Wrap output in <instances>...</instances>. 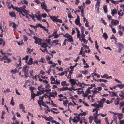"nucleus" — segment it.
I'll return each mask as SVG.
<instances>
[{"label":"nucleus","mask_w":124,"mask_h":124,"mask_svg":"<svg viewBox=\"0 0 124 124\" xmlns=\"http://www.w3.org/2000/svg\"><path fill=\"white\" fill-rule=\"evenodd\" d=\"M29 69L28 67L25 65H24L23 68V70L22 71L24 73L25 77L26 78H27L29 76L28 74Z\"/></svg>","instance_id":"1"},{"label":"nucleus","mask_w":124,"mask_h":124,"mask_svg":"<svg viewBox=\"0 0 124 124\" xmlns=\"http://www.w3.org/2000/svg\"><path fill=\"white\" fill-rule=\"evenodd\" d=\"M33 38L35 40L34 42L35 43L39 45H41L42 44V42L43 41V40L42 39L35 36L33 37Z\"/></svg>","instance_id":"2"},{"label":"nucleus","mask_w":124,"mask_h":124,"mask_svg":"<svg viewBox=\"0 0 124 124\" xmlns=\"http://www.w3.org/2000/svg\"><path fill=\"white\" fill-rule=\"evenodd\" d=\"M69 81L71 84V86H73L76 84H77L76 81L74 79H70L69 80Z\"/></svg>","instance_id":"3"},{"label":"nucleus","mask_w":124,"mask_h":124,"mask_svg":"<svg viewBox=\"0 0 124 124\" xmlns=\"http://www.w3.org/2000/svg\"><path fill=\"white\" fill-rule=\"evenodd\" d=\"M48 94H50V96L51 97L54 98L55 97L54 95H57V93L55 91V92H50Z\"/></svg>","instance_id":"4"},{"label":"nucleus","mask_w":124,"mask_h":124,"mask_svg":"<svg viewBox=\"0 0 124 124\" xmlns=\"http://www.w3.org/2000/svg\"><path fill=\"white\" fill-rule=\"evenodd\" d=\"M119 21L117 20H115L114 21H112L111 24L113 25H117L119 23Z\"/></svg>","instance_id":"5"},{"label":"nucleus","mask_w":124,"mask_h":124,"mask_svg":"<svg viewBox=\"0 0 124 124\" xmlns=\"http://www.w3.org/2000/svg\"><path fill=\"white\" fill-rule=\"evenodd\" d=\"M49 16L50 18L52 19L53 21L54 22H57V21L58 20V19L57 18V17H56L55 16H54L53 17L49 15Z\"/></svg>","instance_id":"6"},{"label":"nucleus","mask_w":124,"mask_h":124,"mask_svg":"<svg viewBox=\"0 0 124 124\" xmlns=\"http://www.w3.org/2000/svg\"><path fill=\"white\" fill-rule=\"evenodd\" d=\"M3 44V46H4L5 44V42L2 39L0 38V45Z\"/></svg>","instance_id":"7"},{"label":"nucleus","mask_w":124,"mask_h":124,"mask_svg":"<svg viewBox=\"0 0 124 124\" xmlns=\"http://www.w3.org/2000/svg\"><path fill=\"white\" fill-rule=\"evenodd\" d=\"M66 38L68 39L70 42H73V39L71 35H68L66 36Z\"/></svg>","instance_id":"8"},{"label":"nucleus","mask_w":124,"mask_h":124,"mask_svg":"<svg viewBox=\"0 0 124 124\" xmlns=\"http://www.w3.org/2000/svg\"><path fill=\"white\" fill-rule=\"evenodd\" d=\"M41 5L42 9H44L45 10H46V8H47V7L46 5L44 2H43V4L41 3Z\"/></svg>","instance_id":"9"},{"label":"nucleus","mask_w":124,"mask_h":124,"mask_svg":"<svg viewBox=\"0 0 124 124\" xmlns=\"http://www.w3.org/2000/svg\"><path fill=\"white\" fill-rule=\"evenodd\" d=\"M117 13L116 10L115 9H114L113 10H112L111 14L113 16H114V14Z\"/></svg>","instance_id":"10"},{"label":"nucleus","mask_w":124,"mask_h":124,"mask_svg":"<svg viewBox=\"0 0 124 124\" xmlns=\"http://www.w3.org/2000/svg\"><path fill=\"white\" fill-rule=\"evenodd\" d=\"M18 26V25H16L15 23H13V26L12 27L14 29V30L15 31L16 30V27H17Z\"/></svg>","instance_id":"11"},{"label":"nucleus","mask_w":124,"mask_h":124,"mask_svg":"<svg viewBox=\"0 0 124 124\" xmlns=\"http://www.w3.org/2000/svg\"><path fill=\"white\" fill-rule=\"evenodd\" d=\"M8 58V56L7 55H4L3 57H2V58H0V60L1 61H2L3 60H5L7 59Z\"/></svg>","instance_id":"12"},{"label":"nucleus","mask_w":124,"mask_h":124,"mask_svg":"<svg viewBox=\"0 0 124 124\" xmlns=\"http://www.w3.org/2000/svg\"><path fill=\"white\" fill-rule=\"evenodd\" d=\"M33 63L32 59V58H30L28 64L29 65H31Z\"/></svg>","instance_id":"13"},{"label":"nucleus","mask_w":124,"mask_h":124,"mask_svg":"<svg viewBox=\"0 0 124 124\" xmlns=\"http://www.w3.org/2000/svg\"><path fill=\"white\" fill-rule=\"evenodd\" d=\"M103 8L104 12L106 13H107V5H104L103 6Z\"/></svg>","instance_id":"14"},{"label":"nucleus","mask_w":124,"mask_h":124,"mask_svg":"<svg viewBox=\"0 0 124 124\" xmlns=\"http://www.w3.org/2000/svg\"><path fill=\"white\" fill-rule=\"evenodd\" d=\"M48 46L47 44L46 43H43L41 46V47L44 48L46 49V47Z\"/></svg>","instance_id":"15"},{"label":"nucleus","mask_w":124,"mask_h":124,"mask_svg":"<svg viewBox=\"0 0 124 124\" xmlns=\"http://www.w3.org/2000/svg\"><path fill=\"white\" fill-rule=\"evenodd\" d=\"M123 114L122 113L119 114L118 115V118L119 119H120L123 117Z\"/></svg>","instance_id":"16"},{"label":"nucleus","mask_w":124,"mask_h":124,"mask_svg":"<svg viewBox=\"0 0 124 124\" xmlns=\"http://www.w3.org/2000/svg\"><path fill=\"white\" fill-rule=\"evenodd\" d=\"M106 99H105L104 98H102V99H101L100 101H99L101 103L103 104L104 103V102H105V101Z\"/></svg>","instance_id":"17"},{"label":"nucleus","mask_w":124,"mask_h":124,"mask_svg":"<svg viewBox=\"0 0 124 124\" xmlns=\"http://www.w3.org/2000/svg\"><path fill=\"white\" fill-rule=\"evenodd\" d=\"M75 23L77 25H78L79 23H80L79 18H77L76 20Z\"/></svg>","instance_id":"18"},{"label":"nucleus","mask_w":124,"mask_h":124,"mask_svg":"<svg viewBox=\"0 0 124 124\" xmlns=\"http://www.w3.org/2000/svg\"><path fill=\"white\" fill-rule=\"evenodd\" d=\"M11 72L12 73H13V74H15L17 72H18L19 71H17V70L16 69H15L14 70H11Z\"/></svg>","instance_id":"19"},{"label":"nucleus","mask_w":124,"mask_h":124,"mask_svg":"<svg viewBox=\"0 0 124 124\" xmlns=\"http://www.w3.org/2000/svg\"><path fill=\"white\" fill-rule=\"evenodd\" d=\"M9 15L11 17H14L16 16V14L15 13L13 12L10 13L9 14Z\"/></svg>","instance_id":"20"},{"label":"nucleus","mask_w":124,"mask_h":124,"mask_svg":"<svg viewBox=\"0 0 124 124\" xmlns=\"http://www.w3.org/2000/svg\"><path fill=\"white\" fill-rule=\"evenodd\" d=\"M10 104L13 106H14L15 105V102L14 101L13 98V97L12 98Z\"/></svg>","instance_id":"21"},{"label":"nucleus","mask_w":124,"mask_h":124,"mask_svg":"<svg viewBox=\"0 0 124 124\" xmlns=\"http://www.w3.org/2000/svg\"><path fill=\"white\" fill-rule=\"evenodd\" d=\"M16 10L17 11L19 12H20L22 10V8H16Z\"/></svg>","instance_id":"22"},{"label":"nucleus","mask_w":124,"mask_h":124,"mask_svg":"<svg viewBox=\"0 0 124 124\" xmlns=\"http://www.w3.org/2000/svg\"><path fill=\"white\" fill-rule=\"evenodd\" d=\"M103 36L106 40L108 38V36L106 33H104L103 34Z\"/></svg>","instance_id":"23"},{"label":"nucleus","mask_w":124,"mask_h":124,"mask_svg":"<svg viewBox=\"0 0 124 124\" xmlns=\"http://www.w3.org/2000/svg\"><path fill=\"white\" fill-rule=\"evenodd\" d=\"M51 118H52V117L51 116H49L48 117H45V119L46 120L48 121H50V120H51Z\"/></svg>","instance_id":"24"},{"label":"nucleus","mask_w":124,"mask_h":124,"mask_svg":"<svg viewBox=\"0 0 124 124\" xmlns=\"http://www.w3.org/2000/svg\"><path fill=\"white\" fill-rule=\"evenodd\" d=\"M19 106H20V109H25V108L23 106V104H21L19 105Z\"/></svg>","instance_id":"25"},{"label":"nucleus","mask_w":124,"mask_h":124,"mask_svg":"<svg viewBox=\"0 0 124 124\" xmlns=\"http://www.w3.org/2000/svg\"><path fill=\"white\" fill-rule=\"evenodd\" d=\"M99 81L100 82H104L105 83L107 82L108 81L106 79H99Z\"/></svg>","instance_id":"26"},{"label":"nucleus","mask_w":124,"mask_h":124,"mask_svg":"<svg viewBox=\"0 0 124 124\" xmlns=\"http://www.w3.org/2000/svg\"><path fill=\"white\" fill-rule=\"evenodd\" d=\"M93 117L92 116H90L89 118V123H90L91 124L93 121Z\"/></svg>","instance_id":"27"},{"label":"nucleus","mask_w":124,"mask_h":124,"mask_svg":"<svg viewBox=\"0 0 124 124\" xmlns=\"http://www.w3.org/2000/svg\"><path fill=\"white\" fill-rule=\"evenodd\" d=\"M81 33H83L84 32L85 30V28L84 26H81Z\"/></svg>","instance_id":"28"},{"label":"nucleus","mask_w":124,"mask_h":124,"mask_svg":"<svg viewBox=\"0 0 124 124\" xmlns=\"http://www.w3.org/2000/svg\"><path fill=\"white\" fill-rule=\"evenodd\" d=\"M42 17V16L41 15H39L38 16H37V19L39 20L40 21V20L41 19V18Z\"/></svg>","instance_id":"29"},{"label":"nucleus","mask_w":124,"mask_h":124,"mask_svg":"<svg viewBox=\"0 0 124 124\" xmlns=\"http://www.w3.org/2000/svg\"><path fill=\"white\" fill-rule=\"evenodd\" d=\"M116 86L119 87L120 89L122 88L123 87H124V85H122L119 84L116 85Z\"/></svg>","instance_id":"30"},{"label":"nucleus","mask_w":124,"mask_h":124,"mask_svg":"<svg viewBox=\"0 0 124 124\" xmlns=\"http://www.w3.org/2000/svg\"><path fill=\"white\" fill-rule=\"evenodd\" d=\"M98 102L99 103L98 104V106H99V108H102L103 107V104L101 103L99 101H98Z\"/></svg>","instance_id":"31"},{"label":"nucleus","mask_w":124,"mask_h":124,"mask_svg":"<svg viewBox=\"0 0 124 124\" xmlns=\"http://www.w3.org/2000/svg\"><path fill=\"white\" fill-rule=\"evenodd\" d=\"M37 28L38 27H40L41 28L43 27V26H42V25L40 23H39L38 24H37L36 25Z\"/></svg>","instance_id":"32"},{"label":"nucleus","mask_w":124,"mask_h":124,"mask_svg":"<svg viewBox=\"0 0 124 124\" xmlns=\"http://www.w3.org/2000/svg\"><path fill=\"white\" fill-rule=\"evenodd\" d=\"M119 29L120 30L122 29V30L123 31H124V27L123 26L121 25H120L119 26Z\"/></svg>","instance_id":"33"},{"label":"nucleus","mask_w":124,"mask_h":124,"mask_svg":"<svg viewBox=\"0 0 124 124\" xmlns=\"http://www.w3.org/2000/svg\"><path fill=\"white\" fill-rule=\"evenodd\" d=\"M80 33H77V37L78 38H79V39L81 40V38L80 37Z\"/></svg>","instance_id":"34"},{"label":"nucleus","mask_w":124,"mask_h":124,"mask_svg":"<svg viewBox=\"0 0 124 124\" xmlns=\"http://www.w3.org/2000/svg\"><path fill=\"white\" fill-rule=\"evenodd\" d=\"M66 83V82L65 81H63L61 83V85L62 86H64Z\"/></svg>","instance_id":"35"},{"label":"nucleus","mask_w":124,"mask_h":124,"mask_svg":"<svg viewBox=\"0 0 124 124\" xmlns=\"http://www.w3.org/2000/svg\"><path fill=\"white\" fill-rule=\"evenodd\" d=\"M87 72L88 71L87 70H85V71H82V73L83 74L86 75L87 74Z\"/></svg>","instance_id":"36"},{"label":"nucleus","mask_w":124,"mask_h":124,"mask_svg":"<svg viewBox=\"0 0 124 124\" xmlns=\"http://www.w3.org/2000/svg\"><path fill=\"white\" fill-rule=\"evenodd\" d=\"M101 21H102V23L104 24L105 25H106L107 24V23L105 22V21L102 18H101Z\"/></svg>","instance_id":"37"},{"label":"nucleus","mask_w":124,"mask_h":124,"mask_svg":"<svg viewBox=\"0 0 124 124\" xmlns=\"http://www.w3.org/2000/svg\"><path fill=\"white\" fill-rule=\"evenodd\" d=\"M81 37L82 39H85V35L84 34V32L81 33Z\"/></svg>","instance_id":"38"},{"label":"nucleus","mask_w":124,"mask_h":124,"mask_svg":"<svg viewBox=\"0 0 124 124\" xmlns=\"http://www.w3.org/2000/svg\"><path fill=\"white\" fill-rule=\"evenodd\" d=\"M83 45V47L85 48H87L88 49H89V47L86 45L82 44Z\"/></svg>","instance_id":"39"},{"label":"nucleus","mask_w":124,"mask_h":124,"mask_svg":"<svg viewBox=\"0 0 124 124\" xmlns=\"http://www.w3.org/2000/svg\"><path fill=\"white\" fill-rule=\"evenodd\" d=\"M64 89L65 87H63L62 88H60L59 89H58V90L60 91H65Z\"/></svg>","instance_id":"40"},{"label":"nucleus","mask_w":124,"mask_h":124,"mask_svg":"<svg viewBox=\"0 0 124 124\" xmlns=\"http://www.w3.org/2000/svg\"><path fill=\"white\" fill-rule=\"evenodd\" d=\"M21 58H20V59H19V62H20L17 65V67H19L21 65Z\"/></svg>","instance_id":"41"},{"label":"nucleus","mask_w":124,"mask_h":124,"mask_svg":"<svg viewBox=\"0 0 124 124\" xmlns=\"http://www.w3.org/2000/svg\"><path fill=\"white\" fill-rule=\"evenodd\" d=\"M83 96L84 97H86L88 96V94L86 93L85 94L84 93H83Z\"/></svg>","instance_id":"42"},{"label":"nucleus","mask_w":124,"mask_h":124,"mask_svg":"<svg viewBox=\"0 0 124 124\" xmlns=\"http://www.w3.org/2000/svg\"><path fill=\"white\" fill-rule=\"evenodd\" d=\"M110 39H114L115 40L116 39V38L113 35H112L111 37L110 38Z\"/></svg>","instance_id":"43"},{"label":"nucleus","mask_w":124,"mask_h":124,"mask_svg":"<svg viewBox=\"0 0 124 124\" xmlns=\"http://www.w3.org/2000/svg\"><path fill=\"white\" fill-rule=\"evenodd\" d=\"M35 89V88L31 86L30 87V90L31 91V92H32L33 91V90Z\"/></svg>","instance_id":"44"},{"label":"nucleus","mask_w":124,"mask_h":124,"mask_svg":"<svg viewBox=\"0 0 124 124\" xmlns=\"http://www.w3.org/2000/svg\"><path fill=\"white\" fill-rule=\"evenodd\" d=\"M41 92L38 91L37 93L35 94V95L36 96H39V95H41Z\"/></svg>","instance_id":"45"},{"label":"nucleus","mask_w":124,"mask_h":124,"mask_svg":"<svg viewBox=\"0 0 124 124\" xmlns=\"http://www.w3.org/2000/svg\"><path fill=\"white\" fill-rule=\"evenodd\" d=\"M56 66V65L55 63H54V64L51 65L50 66V68H51L52 67H55Z\"/></svg>","instance_id":"46"},{"label":"nucleus","mask_w":124,"mask_h":124,"mask_svg":"<svg viewBox=\"0 0 124 124\" xmlns=\"http://www.w3.org/2000/svg\"><path fill=\"white\" fill-rule=\"evenodd\" d=\"M42 28L44 29V31H47V33L48 32V30L47 29H46V28L45 27L43 26V27Z\"/></svg>","instance_id":"47"},{"label":"nucleus","mask_w":124,"mask_h":124,"mask_svg":"<svg viewBox=\"0 0 124 124\" xmlns=\"http://www.w3.org/2000/svg\"><path fill=\"white\" fill-rule=\"evenodd\" d=\"M23 37L24 38V41H27V40L28 39V38L27 37L25 36V35L23 36Z\"/></svg>","instance_id":"48"},{"label":"nucleus","mask_w":124,"mask_h":124,"mask_svg":"<svg viewBox=\"0 0 124 124\" xmlns=\"http://www.w3.org/2000/svg\"><path fill=\"white\" fill-rule=\"evenodd\" d=\"M55 82V84H57V85H58V84H59L60 83L59 82V81L57 80V79H56Z\"/></svg>","instance_id":"49"},{"label":"nucleus","mask_w":124,"mask_h":124,"mask_svg":"<svg viewBox=\"0 0 124 124\" xmlns=\"http://www.w3.org/2000/svg\"><path fill=\"white\" fill-rule=\"evenodd\" d=\"M33 70H31V71H30V75L31 76H33L32 73H33Z\"/></svg>","instance_id":"50"},{"label":"nucleus","mask_w":124,"mask_h":124,"mask_svg":"<svg viewBox=\"0 0 124 124\" xmlns=\"http://www.w3.org/2000/svg\"><path fill=\"white\" fill-rule=\"evenodd\" d=\"M118 33L119 35L121 36L123 34V32H121L120 31H119L118 32Z\"/></svg>","instance_id":"51"},{"label":"nucleus","mask_w":124,"mask_h":124,"mask_svg":"<svg viewBox=\"0 0 124 124\" xmlns=\"http://www.w3.org/2000/svg\"><path fill=\"white\" fill-rule=\"evenodd\" d=\"M10 92V90L8 88L6 90H5L4 91V92L5 93H6L7 92Z\"/></svg>","instance_id":"52"},{"label":"nucleus","mask_w":124,"mask_h":124,"mask_svg":"<svg viewBox=\"0 0 124 124\" xmlns=\"http://www.w3.org/2000/svg\"><path fill=\"white\" fill-rule=\"evenodd\" d=\"M85 2L87 4H88L90 3L91 1L89 0H86Z\"/></svg>","instance_id":"53"},{"label":"nucleus","mask_w":124,"mask_h":124,"mask_svg":"<svg viewBox=\"0 0 124 124\" xmlns=\"http://www.w3.org/2000/svg\"><path fill=\"white\" fill-rule=\"evenodd\" d=\"M86 66H84V68H89V66L87 64V63H86L85 64Z\"/></svg>","instance_id":"54"},{"label":"nucleus","mask_w":124,"mask_h":124,"mask_svg":"<svg viewBox=\"0 0 124 124\" xmlns=\"http://www.w3.org/2000/svg\"><path fill=\"white\" fill-rule=\"evenodd\" d=\"M50 87V86L49 85V84H48L46 85L45 86V87L46 88L49 89Z\"/></svg>","instance_id":"55"},{"label":"nucleus","mask_w":124,"mask_h":124,"mask_svg":"<svg viewBox=\"0 0 124 124\" xmlns=\"http://www.w3.org/2000/svg\"><path fill=\"white\" fill-rule=\"evenodd\" d=\"M59 41L58 40H53L52 41V42L53 43H55L56 42H58Z\"/></svg>","instance_id":"56"},{"label":"nucleus","mask_w":124,"mask_h":124,"mask_svg":"<svg viewBox=\"0 0 124 124\" xmlns=\"http://www.w3.org/2000/svg\"><path fill=\"white\" fill-rule=\"evenodd\" d=\"M92 92L94 94L97 93H98V91H97L96 90L92 91Z\"/></svg>","instance_id":"57"},{"label":"nucleus","mask_w":124,"mask_h":124,"mask_svg":"<svg viewBox=\"0 0 124 124\" xmlns=\"http://www.w3.org/2000/svg\"><path fill=\"white\" fill-rule=\"evenodd\" d=\"M81 116H85L86 115V113L85 112H84L82 113H81Z\"/></svg>","instance_id":"58"},{"label":"nucleus","mask_w":124,"mask_h":124,"mask_svg":"<svg viewBox=\"0 0 124 124\" xmlns=\"http://www.w3.org/2000/svg\"><path fill=\"white\" fill-rule=\"evenodd\" d=\"M98 92L99 91H101L102 89V88L101 87H98Z\"/></svg>","instance_id":"59"},{"label":"nucleus","mask_w":124,"mask_h":124,"mask_svg":"<svg viewBox=\"0 0 124 124\" xmlns=\"http://www.w3.org/2000/svg\"><path fill=\"white\" fill-rule=\"evenodd\" d=\"M47 15V14L45 13H44L42 14V16L44 18L46 17Z\"/></svg>","instance_id":"60"},{"label":"nucleus","mask_w":124,"mask_h":124,"mask_svg":"<svg viewBox=\"0 0 124 124\" xmlns=\"http://www.w3.org/2000/svg\"><path fill=\"white\" fill-rule=\"evenodd\" d=\"M112 31L114 33H116V30H115V28H112Z\"/></svg>","instance_id":"61"},{"label":"nucleus","mask_w":124,"mask_h":124,"mask_svg":"<svg viewBox=\"0 0 124 124\" xmlns=\"http://www.w3.org/2000/svg\"><path fill=\"white\" fill-rule=\"evenodd\" d=\"M42 106H43L45 107H46L47 105H46L45 103L43 102V101H42Z\"/></svg>","instance_id":"62"},{"label":"nucleus","mask_w":124,"mask_h":124,"mask_svg":"<svg viewBox=\"0 0 124 124\" xmlns=\"http://www.w3.org/2000/svg\"><path fill=\"white\" fill-rule=\"evenodd\" d=\"M120 124H124V121L123 120H120Z\"/></svg>","instance_id":"63"},{"label":"nucleus","mask_w":124,"mask_h":124,"mask_svg":"<svg viewBox=\"0 0 124 124\" xmlns=\"http://www.w3.org/2000/svg\"><path fill=\"white\" fill-rule=\"evenodd\" d=\"M19 121L16 120V122L15 123H13V124H19Z\"/></svg>","instance_id":"64"}]
</instances>
